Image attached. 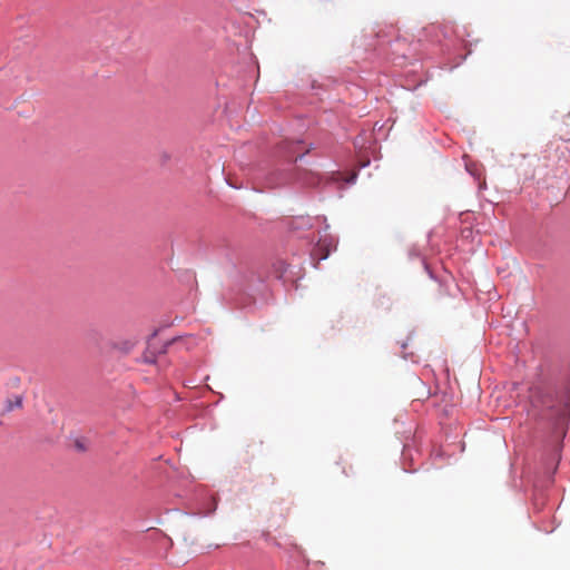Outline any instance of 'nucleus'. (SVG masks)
I'll list each match as a JSON object with an SVG mask.
<instances>
[{"instance_id": "f257e3e1", "label": "nucleus", "mask_w": 570, "mask_h": 570, "mask_svg": "<svg viewBox=\"0 0 570 570\" xmlns=\"http://www.w3.org/2000/svg\"><path fill=\"white\" fill-rule=\"evenodd\" d=\"M395 32L394 28H390L387 32L380 30L376 33L380 46L390 45L392 47V53L395 55V59H406L411 56L433 58L450 52L454 46L453 29L449 26L431 23L420 31L416 41L410 43H407L405 38L401 37H396L392 40L391 37L394 36Z\"/></svg>"}, {"instance_id": "f03ea898", "label": "nucleus", "mask_w": 570, "mask_h": 570, "mask_svg": "<svg viewBox=\"0 0 570 570\" xmlns=\"http://www.w3.org/2000/svg\"><path fill=\"white\" fill-rule=\"evenodd\" d=\"M289 267L291 265L283 259H276L268 272L254 265L246 267L237 278V293L234 297L236 304L240 307L252 305L256 296L263 292L265 281L269 277L288 281Z\"/></svg>"}, {"instance_id": "7ed1b4c3", "label": "nucleus", "mask_w": 570, "mask_h": 570, "mask_svg": "<svg viewBox=\"0 0 570 570\" xmlns=\"http://www.w3.org/2000/svg\"><path fill=\"white\" fill-rule=\"evenodd\" d=\"M541 404L554 420L570 419V374L541 393Z\"/></svg>"}, {"instance_id": "20e7f679", "label": "nucleus", "mask_w": 570, "mask_h": 570, "mask_svg": "<svg viewBox=\"0 0 570 570\" xmlns=\"http://www.w3.org/2000/svg\"><path fill=\"white\" fill-rule=\"evenodd\" d=\"M304 155H286L287 163L286 167L275 168L264 174V179L269 187H277L293 181L301 183L308 187H315L320 184V177L311 171H301L294 164L302 158Z\"/></svg>"}, {"instance_id": "39448f33", "label": "nucleus", "mask_w": 570, "mask_h": 570, "mask_svg": "<svg viewBox=\"0 0 570 570\" xmlns=\"http://www.w3.org/2000/svg\"><path fill=\"white\" fill-rule=\"evenodd\" d=\"M327 230L328 229L325 230V225H322L317 230L321 236L311 252L312 259L317 261V263L326 259L330 254L336 249L337 240L334 236L330 235Z\"/></svg>"}, {"instance_id": "423d86ee", "label": "nucleus", "mask_w": 570, "mask_h": 570, "mask_svg": "<svg viewBox=\"0 0 570 570\" xmlns=\"http://www.w3.org/2000/svg\"><path fill=\"white\" fill-rule=\"evenodd\" d=\"M321 225H325V230L330 228L325 216H296L289 222L292 229H312Z\"/></svg>"}, {"instance_id": "0eeeda50", "label": "nucleus", "mask_w": 570, "mask_h": 570, "mask_svg": "<svg viewBox=\"0 0 570 570\" xmlns=\"http://www.w3.org/2000/svg\"><path fill=\"white\" fill-rule=\"evenodd\" d=\"M156 335H157V332H154L150 335V337L148 338V342H147V348H146V351L144 353V361L146 363H149V364L156 363L157 354H165L167 352L168 345L170 344V342H167L159 350H156L154 347V343H153V341L155 340Z\"/></svg>"}, {"instance_id": "6e6552de", "label": "nucleus", "mask_w": 570, "mask_h": 570, "mask_svg": "<svg viewBox=\"0 0 570 570\" xmlns=\"http://www.w3.org/2000/svg\"><path fill=\"white\" fill-rule=\"evenodd\" d=\"M466 170L479 181L480 188L485 187V181L481 183L482 170L475 165H466Z\"/></svg>"}, {"instance_id": "1a4fd4ad", "label": "nucleus", "mask_w": 570, "mask_h": 570, "mask_svg": "<svg viewBox=\"0 0 570 570\" xmlns=\"http://www.w3.org/2000/svg\"><path fill=\"white\" fill-rule=\"evenodd\" d=\"M21 406H22V397L21 396H16L14 400H8L7 401L4 411L6 412H10V411H12L16 407H21Z\"/></svg>"}, {"instance_id": "9d476101", "label": "nucleus", "mask_w": 570, "mask_h": 570, "mask_svg": "<svg viewBox=\"0 0 570 570\" xmlns=\"http://www.w3.org/2000/svg\"><path fill=\"white\" fill-rule=\"evenodd\" d=\"M407 458L413 460L410 444H404L402 450V459L405 461Z\"/></svg>"}, {"instance_id": "9b49d317", "label": "nucleus", "mask_w": 570, "mask_h": 570, "mask_svg": "<svg viewBox=\"0 0 570 570\" xmlns=\"http://www.w3.org/2000/svg\"><path fill=\"white\" fill-rule=\"evenodd\" d=\"M75 446L79 450V451H85L86 450V445L83 444V442L81 440H76L75 442Z\"/></svg>"}, {"instance_id": "f8f14e48", "label": "nucleus", "mask_w": 570, "mask_h": 570, "mask_svg": "<svg viewBox=\"0 0 570 570\" xmlns=\"http://www.w3.org/2000/svg\"><path fill=\"white\" fill-rule=\"evenodd\" d=\"M424 268L428 272L429 276L431 278L435 279V276H434L433 272L430 269V266L426 263H424Z\"/></svg>"}, {"instance_id": "ddd939ff", "label": "nucleus", "mask_w": 570, "mask_h": 570, "mask_svg": "<svg viewBox=\"0 0 570 570\" xmlns=\"http://www.w3.org/2000/svg\"><path fill=\"white\" fill-rule=\"evenodd\" d=\"M212 502H213V508H210L208 510V512H213L214 510H216V502H215L214 498H212Z\"/></svg>"}, {"instance_id": "4468645a", "label": "nucleus", "mask_w": 570, "mask_h": 570, "mask_svg": "<svg viewBox=\"0 0 570 570\" xmlns=\"http://www.w3.org/2000/svg\"><path fill=\"white\" fill-rule=\"evenodd\" d=\"M403 469H404V471H411V470H412V468H406L405 465H404V468H403ZM414 470H415V469L413 468V471H414Z\"/></svg>"}]
</instances>
